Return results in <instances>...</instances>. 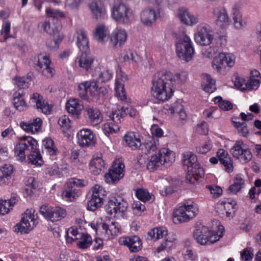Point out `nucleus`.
<instances>
[{"label": "nucleus", "mask_w": 261, "mask_h": 261, "mask_svg": "<svg viewBox=\"0 0 261 261\" xmlns=\"http://www.w3.org/2000/svg\"><path fill=\"white\" fill-rule=\"evenodd\" d=\"M187 79L188 74L185 72L173 74L166 70L158 71L152 79V95L161 101L167 100L173 95V85L184 84Z\"/></svg>", "instance_id": "1"}, {"label": "nucleus", "mask_w": 261, "mask_h": 261, "mask_svg": "<svg viewBox=\"0 0 261 261\" xmlns=\"http://www.w3.org/2000/svg\"><path fill=\"white\" fill-rule=\"evenodd\" d=\"M112 72L106 67H96L92 74L96 80L80 83L78 86L79 96L83 99H87L89 96L92 97L106 96L108 93V90L105 87L100 86L99 82H107L112 79Z\"/></svg>", "instance_id": "2"}, {"label": "nucleus", "mask_w": 261, "mask_h": 261, "mask_svg": "<svg viewBox=\"0 0 261 261\" xmlns=\"http://www.w3.org/2000/svg\"><path fill=\"white\" fill-rule=\"evenodd\" d=\"M37 144L36 140L31 137H22L15 146V154L22 162L25 159V151L29 150L30 153L28 155L29 162L36 166H41L43 161L39 149L36 148Z\"/></svg>", "instance_id": "3"}, {"label": "nucleus", "mask_w": 261, "mask_h": 261, "mask_svg": "<svg viewBox=\"0 0 261 261\" xmlns=\"http://www.w3.org/2000/svg\"><path fill=\"white\" fill-rule=\"evenodd\" d=\"M153 7L144 8L140 14L141 22L145 26H151L156 21L159 15L163 12L168 4V0H144Z\"/></svg>", "instance_id": "4"}, {"label": "nucleus", "mask_w": 261, "mask_h": 261, "mask_svg": "<svg viewBox=\"0 0 261 261\" xmlns=\"http://www.w3.org/2000/svg\"><path fill=\"white\" fill-rule=\"evenodd\" d=\"M174 160V153L168 148H163L150 156L147 164V168L148 170L153 171L162 165L169 166Z\"/></svg>", "instance_id": "5"}, {"label": "nucleus", "mask_w": 261, "mask_h": 261, "mask_svg": "<svg viewBox=\"0 0 261 261\" xmlns=\"http://www.w3.org/2000/svg\"><path fill=\"white\" fill-rule=\"evenodd\" d=\"M148 236L150 239L157 240L161 238L165 237V241L157 247L156 251L160 252L166 249H170L176 243V238L172 233H167V230L165 227L154 228L147 232Z\"/></svg>", "instance_id": "6"}, {"label": "nucleus", "mask_w": 261, "mask_h": 261, "mask_svg": "<svg viewBox=\"0 0 261 261\" xmlns=\"http://www.w3.org/2000/svg\"><path fill=\"white\" fill-rule=\"evenodd\" d=\"M124 140L129 147L134 149L140 148L145 150L148 153L155 151L159 145L158 141L155 140L142 144L138 134L134 132H129L126 134L124 137Z\"/></svg>", "instance_id": "7"}, {"label": "nucleus", "mask_w": 261, "mask_h": 261, "mask_svg": "<svg viewBox=\"0 0 261 261\" xmlns=\"http://www.w3.org/2000/svg\"><path fill=\"white\" fill-rule=\"evenodd\" d=\"M176 46V53L180 58L187 62L192 59L194 54L193 43L187 35L178 38Z\"/></svg>", "instance_id": "8"}, {"label": "nucleus", "mask_w": 261, "mask_h": 261, "mask_svg": "<svg viewBox=\"0 0 261 261\" xmlns=\"http://www.w3.org/2000/svg\"><path fill=\"white\" fill-rule=\"evenodd\" d=\"M198 213V208L196 204H185L174 211L173 221L175 224L186 222L193 218Z\"/></svg>", "instance_id": "9"}, {"label": "nucleus", "mask_w": 261, "mask_h": 261, "mask_svg": "<svg viewBox=\"0 0 261 261\" xmlns=\"http://www.w3.org/2000/svg\"><path fill=\"white\" fill-rule=\"evenodd\" d=\"M34 213V210L27 209L22 214L21 221L14 226V231L27 233L32 230L38 223Z\"/></svg>", "instance_id": "10"}, {"label": "nucleus", "mask_w": 261, "mask_h": 261, "mask_svg": "<svg viewBox=\"0 0 261 261\" xmlns=\"http://www.w3.org/2000/svg\"><path fill=\"white\" fill-rule=\"evenodd\" d=\"M224 230V228L223 226H219L218 230L216 234H210L208 236L206 234L207 232V228L203 227L202 230L196 229L193 235L197 243L202 245H208L219 240L220 238L223 236Z\"/></svg>", "instance_id": "11"}, {"label": "nucleus", "mask_w": 261, "mask_h": 261, "mask_svg": "<svg viewBox=\"0 0 261 261\" xmlns=\"http://www.w3.org/2000/svg\"><path fill=\"white\" fill-rule=\"evenodd\" d=\"M85 181L83 180L71 178L65 185L62 193L63 198L66 201H72L81 194L80 187L84 186Z\"/></svg>", "instance_id": "12"}, {"label": "nucleus", "mask_w": 261, "mask_h": 261, "mask_svg": "<svg viewBox=\"0 0 261 261\" xmlns=\"http://www.w3.org/2000/svg\"><path fill=\"white\" fill-rule=\"evenodd\" d=\"M112 16L118 23L126 24L130 23L133 18V13L127 6L119 4L113 7Z\"/></svg>", "instance_id": "13"}, {"label": "nucleus", "mask_w": 261, "mask_h": 261, "mask_svg": "<svg viewBox=\"0 0 261 261\" xmlns=\"http://www.w3.org/2000/svg\"><path fill=\"white\" fill-rule=\"evenodd\" d=\"M214 39V32L209 25L201 24L197 27L195 40L198 44L203 46L208 45Z\"/></svg>", "instance_id": "14"}, {"label": "nucleus", "mask_w": 261, "mask_h": 261, "mask_svg": "<svg viewBox=\"0 0 261 261\" xmlns=\"http://www.w3.org/2000/svg\"><path fill=\"white\" fill-rule=\"evenodd\" d=\"M92 191V194L91 199L88 202L87 208L91 211H94L102 205L107 193L103 187L99 185L93 187Z\"/></svg>", "instance_id": "15"}, {"label": "nucleus", "mask_w": 261, "mask_h": 261, "mask_svg": "<svg viewBox=\"0 0 261 261\" xmlns=\"http://www.w3.org/2000/svg\"><path fill=\"white\" fill-rule=\"evenodd\" d=\"M124 117V114L120 111H112L109 115L111 121L104 124L102 130L106 135L115 133L119 130V124L121 123Z\"/></svg>", "instance_id": "16"}, {"label": "nucleus", "mask_w": 261, "mask_h": 261, "mask_svg": "<svg viewBox=\"0 0 261 261\" xmlns=\"http://www.w3.org/2000/svg\"><path fill=\"white\" fill-rule=\"evenodd\" d=\"M124 164L119 160H115L109 172L105 174V177L107 183L113 184L119 181L124 176Z\"/></svg>", "instance_id": "17"}, {"label": "nucleus", "mask_w": 261, "mask_h": 261, "mask_svg": "<svg viewBox=\"0 0 261 261\" xmlns=\"http://www.w3.org/2000/svg\"><path fill=\"white\" fill-rule=\"evenodd\" d=\"M235 64V57L230 53H220L213 61L212 67L214 69L220 72L226 66L231 67Z\"/></svg>", "instance_id": "18"}, {"label": "nucleus", "mask_w": 261, "mask_h": 261, "mask_svg": "<svg viewBox=\"0 0 261 261\" xmlns=\"http://www.w3.org/2000/svg\"><path fill=\"white\" fill-rule=\"evenodd\" d=\"M233 157L244 163L249 162L252 158L250 149L244 146L242 141H237L231 149Z\"/></svg>", "instance_id": "19"}, {"label": "nucleus", "mask_w": 261, "mask_h": 261, "mask_svg": "<svg viewBox=\"0 0 261 261\" xmlns=\"http://www.w3.org/2000/svg\"><path fill=\"white\" fill-rule=\"evenodd\" d=\"M99 228L104 239L110 240L117 236L120 233V225L114 221H109V223H99Z\"/></svg>", "instance_id": "20"}, {"label": "nucleus", "mask_w": 261, "mask_h": 261, "mask_svg": "<svg viewBox=\"0 0 261 261\" xmlns=\"http://www.w3.org/2000/svg\"><path fill=\"white\" fill-rule=\"evenodd\" d=\"M78 142L82 147L93 146L96 143V138L93 132L90 129H81L77 135Z\"/></svg>", "instance_id": "21"}, {"label": "nucleus", "mask_w": 261, "mask_h": 261, "mask_svg": "<svg viewBox=\"0 0 261 261\" xmlns=\"http://www.w3.org/2000/svg\"><path fill=\"white\" fill-rule=\"evenodd\" d=\"M177 17L183 24L187 26L195 25L199 21L198 16L193 14L185 8L178 9Z\"/></svg>", "instance_id": "22"}, {"label": "nucleus", "mask_w": 261, "mask_h": 261, "mask_svg": "<svg viewBox=\"0 0 261 261\" xmlns=\"http://www.w3.org/2000/svg\"><path fill=\"white\" fill-rule=\"evenodd\" d=\"M110 41L115 48L121 47L126 42L127 34L125 30L116 28L110 36Z\"/></svg>", "instance_id": "23"}, {"label": "nucleus", "mask_w": 261, "mask_h": 261, "mask_svg": "<svg viewBox=\"0 0 261 261\" xmlns=\"http://www.w3.org/2000/svg\"><path fill=\"white\" fill-rule=\"evenodd\" d=\"M126 80V75L121 70L117 72L115 90L116 96L122 101L126 100V96L124 90V81Z\"/></svg>", "instance_id": "24"}, {"label": "nucleus", "mask_w": 261, "mask_h": 261, "mask_svg": "<svg viewBox=\"0 0 261 261\" xmlns=\"http://www.w3.org/2000/svg\"><path fill=\"white\" fill-rule=\"evenodd\" d=\"M119 243L129 248V250L133 252H137L141 249L142 241L137 236L126 237L121 238Z\"/></svg>", "instance_id": "25"}, {"label": "nucleus", "mask_w": 261, "mask_h": 261, "mask_svg": "<svg viewBox=\"0 0 261 261\" xmlns=\"http://www.w3.org/2000/svg\"><path fill=\"white\" fill-rule=\"evenodd\" d=\"M50 61L46 54H41L38 55L37 66L42 69L43 74L47 77H52L55 70L50 67Z\"/></svg>", "instance_id": "26"}, {"label": "nucleus", "mask_w": 261, "mask_h": 261, "mask_svg": "<svg viewBox=\"0 0 261 261\" xmlns=\"http://www.w3.org/2000/svg\"><path fill=\"white\" fill-rule=\"evenodd\" d=\"M85 111L86 118L92 125L96 126L102 121L101 113L97 109L87 106L85 107Z\"/></svg>", "instance_id": "27"}, {"label": "nucleus", "mask_w": 261, "mask_h": 261, "mask_svg": "<svg viewBox=\"0 0 261 261\" xmlns=\"http://www.w3.org/2000/svg\"><path fill=\"white\" fill-rule=\"evenodd\" d=\"M213 16L216 18V23L221 28H224L228 25L229 18L226 10L222 7H219L214 9Z\"/></svg>", "instance_id": "28"}, {"label": "nucleus", "mask_w": 261, "mask_h": 261, "mask_svg": "<svg viewBox=\"0 0 261 261\" xmlns=\"http://www.w3.org/2000/svg\"><path fill=\"white\" fill-rule=\"evenodd\" d=\"M13 167L11 165L5 164L0 168V185H9L13 182Z\"/></svg>", "instance_id": "29"}, {"label": "nucleus", "mask_w": 261, "mask_h": 261, "mask_svg": "<svg viewBox=\"0 0 261 261\" xmlns=\"http://www.w3.org/2000/svg\"><path fill=\"white\" fill-rule=\"evenodd\" d=\"M32 103L35 104L34 107L40 109L44 114H47L51 111V107L45 101L43 97L38 93H34L30 98Z\"/></svg>", "instance_id": "30"}, {"label": "nucleus", "mask_w": 261, "mask_h": 261, "mask_svg": "<svg viewBox=\"0 0 261 261\" xmlns=\"http://www.w3.org/2000/svg\"><path fill=\"white\" fill-rule=\"evenodd\" d=\"M93 62L94 58L88 53H82L81 55L76 58L75 64L79 67L88 71L91 69Z\"/></svg>", "instance_id": "31"}, {"label": "nucleus", "mask_w": 261, "mask_h": 261, "mask_svg": "<svg viewBox=\"0 0 261 261\" xmlns=\"http://www.w3.org/2000/svg\"><path fill=\"white\" fill-rule=\"evenodd\" d=\"M204 170L200 164L193 166L189 169L186 176V181L189 184H194L204 176Z\"/></svg>", "instance_id": "32"}, {"label": "nucleus", "mask_w": 261, "mask_h": 261, "mask_svg": "<svg viewBox=\"0 0 261 261\" xmlns=\"http://www.w3.org/2000/svg\"><path fill=\"white\" fill-rule=\"evenodd\" d=\"M66 109L69 113L78 117L81 115L84 107L82 101L78 99L70 98L66 102Z\"/></svg>", "instance_id": "33"}, {"label": "nucleus", "mask_w": 261, "mask_h": 261, "mask_svg": "<svg viewBox=\"0 0 261 261\" xmlns=\"http://www.w3.org/2000/svg\"><path fill=\"white\" fill-rule=\"evenodd\" d=\"M95 39L99 43H105L110 38V32L108 28L103 24H98L94 32Z\"/></svg>", "instance_id": "34"}, {"label": "nucleus", "mask_w": 261, "mask_h": 261, "mask_svg": "<svg viewBox=\"0 0 261 261\" xmlns=\"http://www.w3.org/2000/svg\"><path fill=\"white\" fill-rule=\"evenodd\" d=\"M93 18L98 20L105 17L106 10L104 5L100 1H93L89 4Z\"/></svg>", "instance_id": "35"}, {"label": "nucleus", "mask_w": 261, "mask_h": 261, "mask_svg": "<svg viewBox=\"0 0 261 261\" xmlns=\"http://www.w3.org/2000/svg\"><path fill=\"white\" fill-rule=\"evenodd\" d=\"M42 123L41 119L38 117L28 122H21L20 126L27 133L34 134L38 132Z\"/></svg>", "instance_id": "36"}, {"label": "nucleus", "mask_w": 261, "mask_h": 261, "mask_svg": "<svg viewBox=\"0 0 261 261\" xmlns=\"http://www.w3.org/2000/svg\"><path fill=\"white\" fill-rule=\"evenodd\" d=\"M76 44L81 53H89V41L87 34L84 30H79L76 32Z\"/></svg>", "instance_id": "37"}, {"label": "nucleus", "mask_w": 261, "mask_h": 261, "mask_svg": "<svg viewBox=\"0 0 261 261\" xmlns=\"http://www.w3.org/2000/svg\"><path fill=\"white\" fill-rule=\"evenodd\" d=\"M42 27L44 31L47 34L53 37H58L59 41L62 40L63 36L60 34L61 27L59 24H50L48 22L45 21L42 23Z\"/></svg>", "instance_id": "38"}, {"label": "nucleus", "mask_w": 261, "mask_h": 261, "mask_svg": "<svg viewBox=\"0 0 261 261\" xmlns=\"http://www.w3.org/2000/svg\"><path fill=\"white\" fill-rule=\"evenodd\" d=\"M67 215L66 211L65 208L56 206L50 208V214L48 220L53 222L61 221L64 219Z\"/></svg>", "instance_id": "39"}, {"label": "nucleus", "mask_w": 261, "mask_h": 261, "mask_svg": "<svg viewBox=\"0 0 261 261\" xmlns=\"http://www.w3.org/2000/svg\"><path fill=\"white\" fill-rule=\"evenodd\" d=\"M232 11V20L234 27L237 29H243L248 23L247 18H243L240 12L236 7L233 8Z\"/></svg>", "instance_id": "40"}, {"label": "nucleus", "mask_w": 261, "mask_h": 261, "mask_svg": "<svg viewBox=\"0 0 261 261\" xmlns=\"http://www.w3.org/2000/svg\"><path fill=\"white\" fill-rule=\"evenodd\" d=\"M24 92L22 90H18L14 93L13 103L19 111H23L27 107V105L23 98Z\"/></svg>", "instance_id": "41"}, {"label": "nucleus", "mask_w": 261, "mask_h": 261, "mask_svg": "<svg viewBox=\"0 0 261 261\" xmlns=\"http://www.w3.org/2000/svg\"><path fill=\"white\" fill-rule=\"evenodd\" d=\"M105 169V163L100 158L93 159L90 163L89 169L94 175H98Z\"/></svg>", "instance_id": "42"}, {"label": "nucleus", "mask_w": 261, "mask_h": 261, "mask_svg": "<svg viewBox=\"0 0 261 261\" xmlns=\"http://www.w3.org/2000/svg\"><path fill=\"white\" fill-rule=\"evenodd\" d=\"M182 163L184 166H186L189 170L190 168L199 164L196 155L192 152L188 151L182 154Z\"/></svg>", "instance_id": "43"}, {"label": "nucleus", "mask_w": 261, "mask_h": 261, "mask_svg": "<svg viewBox=\"0 0 261 261\" xmlns=\"http://www.w3.org/2000/svg\"><path fill=\"white\" fill-rule=\"evenodd\" d=\"M202 87L204 91L208 93L213 92L215 89V81L210 75L204 74L202 75Z\"/></svg>", "instance_id": "44"}, {"label": "nucleus", "mask_w": 261, "mask_h": 261, "mask_svg": "<svg viewBox=\"0 0 261 261\" xmlns=\"http://www.w3.org/2000/svg\"><path fill=\"white\" fill-rule=\"evenodd\" d=\"M245 180L239 174L236 175L233 179V184L228 188V191L230 193L237 194L244 188Z\"/></svg>", "instance_id": "45"}, {"label": "nucleus", "mask_w": 261, "mask_h": 261, "mask_svg": "<svg viewBox=\"0 0 261 261\" xmlns=\"http://www.w3.org/2000/svg\"><path fill=\"white\" fill-rule=\"evenodd\" d=\"M81 238L77 239L76 241V245L81 249H85L90 246L92 244V239L90 235L87 233H82Z\"/></svg>", "instance_id": "46"}, {"label": "nucleus", "mask_w": 261, "mask_h": 261, "mask_svg": "<svg viewBox=\"0 0 261 261\" xmlns=\"http://www.w3.org/2000/svg\"><path fill=\"white\" fill-rule=\"evenodd\" d=\"M44 150L48 153L50 155H54L57 154L58 151L57 149L54 146V142L51 139L46 138L43 141Z\"/></svg>", "instance_id": "47"}, {"label": "nucleus", "mask_w": 261, "mask_h": 261, "mask_svg": "<svg viewBox=\"0 0 261 261\" xmlns=\"http://www.w3.org/2000/svg\"><path fill=\"white\" fill-rule=\"evenodd\" d=\"M215 102L218 104L219 108L224 111H229L232 109L233 105L231 102L227 100H223L220 96L215 97Z\"/></svg>", "instance_id": "48"}, {"label": "nucleus", "mask_w": 261, "mask_h": 261, "mask_svg": "<svg viewBox=\"0 0 261 261\" xmlns=\"http://www.w3.org/2000/svg\"><path fill=\"white\" fill-rule=\"evenodd\" d=\"M83 232H79L76 228L74 229L73 227L70 228L67 233V241L69 243H72L73 241H76L77 239L81 238L82 236Z\"/></svg>", "instance_id": "49"}, {"label": "nucleus", "mask_w": 261, "mask_h": 261, "mask_svg": "<svg viewBox=\"0 0 261 261\" xmlns=\"http://www.w3.org/2000/svg\"><path fill=\"white\" fill-rule=\"evenodd\" d=\"M31 81L30 78L28 77H17L15 79V84L17 87L19 88L18 90H22L27 89L30 85V82Z\"/></svg>", "instance_id": "50"}, {"label": "nucleus", "mask_w": 261, "mask_h": 261, "mask_svg": "<svg viewBox=\"0 0 261 261\" xmlns=\"http://www.w3.org/2000/svg\"><path fill=\"white\" fill-rule=\"evenodd\" d=\"M116 203L117 213H124L127 210L128 203L121 197L116 198L114 197Z\"/></svg>", "instance_id": "51"}, {"label": "nucleus", "mask_w": 261, "mask_h": 261, "mask_svg": "<svg viewBox=\"0 0 261 261\" xmlns=\"http://www.w3.org/2000/svg\"><path fill=\"white\" fill-rule=\"evenodd\" d=\"M136 196L141 201L146 202L150 199L151 195L144 189H138L136 191Z\"/></svg>", "instance_id": "52"}, {"label": "nucleus", "mask_w": 261, "mask_h": 261, "mask_svg": "<svg viewBox=\"0 0 261 261\" xmlns=\"http://www.w3.org/2000/svg\"><path fill=\"white\" fill-rule=\"evenodd\" d=\"M58 124L61 126L63 132L65 133L70 127V120L66 115L61 117L58 120Z\"/></svg>", "instance_id": "53"}, {"label": "nucleus", "mask_w": 261, "mask_h": 261, "mask_svg": "<svg viewBox=\"0 0 261 261\" xmlns=\"http://www.w3.org/2000/svg\"><path fill=\"white\" fill-rule=\"evenodd\" d=\"M151 132L152 135V138L151 141H153V140H158L159 145H160L159 139L158 138L162 137L163 134V130L161 128H159L156 125L154 124L152 125L151 127ZM159 146L160 145L158 146L157 149L159 147Z\"/></svg>", "instance_id": "54"}, {"label": "nucleus", "mask_w": 261, "mask_h": 261, "mask_svg": "<svg viewBox=\"0 0 261 261\" xmlns=\"http://www.w3.org/2000/svg\"><path fill=\"white\" fill-rule=\"evenodd\" d=\"M220 162L223 166L224 169L226 172L228 173L232 172L233 169L232 161L229 156L225 157V159H221Z\"/></svg>", "instance_id": "55"}, {"label": "nucleus", "mask_w": 261, "mask_h": 261, "mask_svg": "<svg viewBox=\"0 0 261 261\" xmlns=\"http://www.w3.org/2000/svg\"><path fill=\"white\" fill-rule=\"evenodd\" d=\"M106 212L111 215L117 214L116 203L114 201V198L110 200L105 206Z\"/></svg>", "instance_id": "56"}, {"label": "nucleus", "mask_w": 261, "mask_h": 261, "mask_svg": "<svg viewBox=\"0 0 261 261\" xmlns=\"http://www.w3.org/2000/svg\"><path fill=\"white\" fill-rule=\"evenodd\" d=\"M235 87L240 90H247V81L240 77H237L234 82Z\"/></svg>", "instance_id": "57"}, {"label": "nucleus", "mask_w": 261, "mask_h": 261, "mask_svg": "<svg viewBox=\"0 0 261 261\" xmlns=\"http://www.w3.org/2000/svg\"><path fill=\"white\" fill-rule=\"evenodd\" d=\"M235 127L237 128L239 133L243 137H247L249 134V130L247 125L244 122H236Z\"/></svg>", "instance_id": "58"}, {"label": "nucleus", "mask_w": 261, "mask_h": 261, "mask_svg": "<svg viewBox=\"0 0 261 261\" xmlns=\"http://www.w3.org/2000/svg\"><path fill=\"white\" fill-rule=\"evenodd\" d=\"M213 144L211 141H207L203 145L197 147L196 151L201 154H204L208 152L212 148Z\"/></svg>", "instance_id": "59"}, {"label": "nucleus", "mask_w": 261, "mask_h": 261, "mask_svg": "<svg viewBox=\"0 0 261 261\" xmlns=\"http://www.w3.org/2000/svg\"><path fill=\"white\" fill-rule=\"evenodd\" d=\"M206 188L210 191L214 198L219 197L222 193V189L219 186L207 185L206 186Z\"/></svg>", "instance_id": "60"}, {"label": "nucleus", "mask_w": 261, "mask_h": 261, "mask_svg": "<svg viewBox=\"0 0 261 261\" xmlns=\"http://www.w3.org/2000/svg\"><path fill=\"white\" fill-rule=\"evenodd\" d=\"M116 111H120L124 114V116L128 115L131 117H135L138 114V112L136 110L132 107L126 108L122 107L121 109L116 110Z\"/></svg>", "instance_id": "61"}, {"label": "nucleus", "mask_w": 261, "mask_h": 261, "mask_svg": "<svg viewBox=\"0 0 261 261\" xmlns=\"http://www.w3.org/2000/svg\"><path fill=\"white\" fill-rule=\"evenodd\" d=\"M10 22L8 21H5L2 25V29L1 31V34L4 35L5 40L12 37V36L10 35Z\"/></svg>", "instance_id": "62"}, {"label": "nucleus", "mask_w": 261, "mask_h": 261, "mask_svg": "<svg viewBox=\"0 0 261 261\" xmlns=\"http://www.w3.org/2000/svg\"><path fill=\"white\" fill-rule=\"evenodd\" d=\"M46 13L48 17L53 18L63 17L64 16L63 13L61 11L50 8L46 9Z\"/></svg>", "instance_id": "63"}, {"label": "nucleus", "mask_w": 261, "mask_h": 261, "mask_svg": "<svg viewBox=\"0 0 261 261\" xmlns=\"http://www.w3.org/2000/svg\"><path fill=\"white\" fill-rule=\"evenodd\" d=\"M132 208L134 213L138 215H140L141 213L145 210V205L142 204L139 201L134 202L132 204Z\"/></svg>", "instance_id": "64"}]
</instances>
